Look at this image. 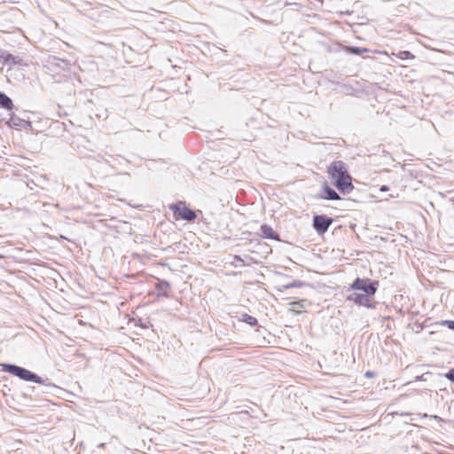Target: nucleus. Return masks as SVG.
Returning a JSON list of instances; mask_svg holds the SVG:
<instances>
[{
  "mask_svg": "<svg viewBox=\"0 0 454 454\" xmlns=\"http://www.w3.org/2000/svg\"><path fill=\"white\" fill-rule=\"evenodd\" d=\"M328 173L335 180L334 185L343 192L348 193L353 190L351 176L348 175L345 164L342 161H334L328 168Z\"/></svg>",
  "mask_w": 454,
  "mask_h": 454,
  "instance_id": "obj_1",
  "label": "nucleus"
},
{
  "mask_svg": "<svg viewBox=\"0 0 454 454\" xmlns=\"http://www.w3.org/2000/svg\"><path fill=\"white\" fill-rule=\"evenodd\" d=\"M3 371L8 373H11L20 380H26V381H33L35 383L42 384L43 380L41 377L37 376L36 374L33 373L32 372L23 368L20 367L14 364H2Z\"/></svg>",
  "mask_w": 454,
  "mask_h": 454,
  "instance_id": "obj_2",
  "label": "nucleus"
},
{
  "mask_svg": "<svg viewBox=\"0 0 454 454\" xmlns=\"http://www.w3.org/2000/svg\"><path fill=\"white\" fill-rule=\"evenodd\" d=\"M351 288L354 290L362 291L364 294L374 295L376 293V287L373 283L369 279L356 278L352 284Z\"/></svg>",
  "mask_w": 454,
  "mask_h": 454,
  "instance_id": "obj_3",
  "label": "nucleus"
},
{
  "mask_svg": "<svg viewBox=\"0 0 454 454\" xmlns=\"http://www.w3.org/2000/svg\"><path fill=\"white\" fill-rule=\"evenodd\" d=\"M348 300L357 305L371 308L372 307L373 295L364 293H353L348 296Z\"/></svg>",
  "mask_w": 454,
  "mask_h": 454,
  "instance_id": "obj_4",
  "label": "nucleus"
},
{
  "mask_svg": "<svg viewBox=\"0 0 454 454\" xmlns=\"http://www.w3.org/2000/svg\"><path fill=\"white\" fill-rule=\"evenodd\" d=\"M170 209L178 215L184 220L192 221L196 217L195 213L190 208L186 207L183 203L171 205Z\"/></svg>",
  "mask_w": 454,
  "mask_h": 454,
  "instance_id": "obj_5",
  "label": "nucleus"
},
{
  "mask_svg": "<svg viewBox=\"0 0 454 454\" xmlns=\"http://www.w3.org/2000/svg\"><path fill=\"white\" fill-rule=\"evenodd\" d=\"M333 220L325 215H316L313 219V224L318 233H324L327 231Z\"/></svg>",
  "mask_w": 454,
  "mask_h": 454,
  "instance_id": "obj_6",
  "label": "nucleus"
},
{
  "mask_svg": "<svg viewBox=\"0 0 454 454\" xmlns=\"http://www.w3.org/2000/svg\"><path fill=\"white\" fill-rule=\"evenodd\" d=\"M261 231L264 238L278 239L277 234L275 233L273 229L269 225H266V224L262 225Z\"/></svg>",
  "mask_w": 454,
  "mask_h": 454,
  "instance_id": "obj_7",
  "label": "nucleus"
},
{
  "mask_svg": "<svg viewBox=\"0 0 454 454\" xmlns=\"http://www.w3.org/2000/svg\"><path fill=\"white\" fill-rule=\"evenodd\" d=\"M0 106L7 110H12L13 108V104L11 98L2 92H0Z\"/></svg>",
  "mask_w": 454,
  "mask_h": 454,
  "instance_id": "obj_8",
  "label": "nucleus"
},
{
  "mask_svg": "<svg viewBox=\"0 0 454 454\" xmlns=\"http://www.w3.org/2000/svg\"><path fill=\"white\" fill-rule=\"evenodd\" d=\"M325 195L322 196L323 199L332 200H340V196L338 195V193L333 189L330 188L327 185L325 187Z\"/></svg>",
  "mask_w": 454,
  "mask_h": 454,
  "instance_id": "obj_9",
  "label": "nucleus"
},
{
  "mask_svg": "<svg viewBox=\"0 0 454 454\" xmlns=\"http://www.w3.org/2000/svg\"><path fill=\"white\" fill-rule=\"evenodd\" d=\"M241 320L252 326H254L257 324V319L248 314H242Z\"/></svg>",
  "mask_w": 454,
  "mask_h": 454,
  "instance_id": "obj_10",
  "label": "nucleus"
},
{
  "mask_svg": "<svg viewBox=\"0 0 454 454\" xmlns=\"http://www.w3.org/2000/svg\"><path fill=\"white\" fill-rule=\"evenodd\" d=\"M8 124L10 127H21L22 124L27 125L28 123L24 121L19 120V119L11 118L10 121H8Z\"/></svg>",
  "mask_w": 454,
  "mask_h": 454,
  "instance_id": "obj_11",
  "label": "nucleus"
},
{
  "mask_svg": "<svg viewBox=\"0 0 454 454\" xmlns=\"http://www.w3.org/2000/svg\"><path fill=\"white\" fill-rule=\"evenodd\" d=\"M20 61H21V59H19V58H17V57H14V56H12V55H11V54H8V55L5 57V59H4V62H5L6 64H8V63H12V64H14V65H16V64H19V65H20Z\"/></svg>",
  "mask_w": 454,
  "mask_h": 454,
  "instance_id": "obj_12",
  "label": "nucleus"
},
{
  "mask_svg": "<svg viewBox=\"0 0 454 454\" xmlns=\"http://www.w3.org/2000/svg\"><path fill=\"white\" fill-rule=\"evenodd\" d=\"M348 51L351 53H354V54H360L362 52H367L368 50L365 48L361 49L358 47H350V48H348Z\"/></svg>",
  "mask_w": 454,
  "mask_h": 454,
  "instance_id": "obj_13",
  "label": "nucleus"
},
{
  "mask_svg": "<svg viewBox=\"0 0 454 454\" xmlns=\"http://www.w3.org/2000/svg\"><path fill=\"white\" fill-rule=\"evenodd\" d=\"M399 59H406L408 58H414L410 51H400L397 55H396Z\"/></svg>",
  "mask_w": 454,
  "mask_h": 454,
  "instance_id": "obj_14",
  "label": "nucleus"
},
{
  "mask_svg": "<svg viewBox=\"0 0 454 454\" xmlns=\"http://www.w3.org/2000/svg\"><path fill=\"white\" fill-rule=\"evenodd\" d=\"M442 325H447L450 329L454 330V321L446 320L442 322Z\"/></svg>",
  "mask_w": 454,
  "mask_h": 454,
  "instance_id": "obj_15",
  "label": "nucleus"
},
{
  "mask_svg": "<svg viewBox=\"0 0 454 454\" xmlns=\"http://www.w3.org/2000/svg\"><path fill=\"white\" fill-rule=\"evenodd\" d=\"M446 378L454 382V369H451L447 374Z\"/></svg>",
  "mask_w": 454,
  "mask_h": 454,
  "instance_id": "obj_16",
  "label": "nucleus"
},
{
  "mask_svg": "<svg viewBox=\"0 0 454 454\" xmlns=\"http://www.w3.org/2000/svg\"><path fill=\"white\" fill-rule=\"evenodd\" d=\"M372 375H373V372H370V371H368V372H365V376H366L367 378H371V377H372Z\"/></svg>",
  "mask_w": 454,
  "mask_h": 454,
  "instance_id": "obj_17",
  "label": "nucleus"
},
{
  "mask_svg": "<svg viewBox=\"0 0 454 454\" xmlns=\"http://www.w3.org/2000/svg\"><path fill=\"white\" fill-rule=\"evenodd\" d=\"M388 190V187L386 186V185H383L381 188H380V191L382 192H385V191H387Z\"/></svg>",
  "mask_w": 454,
  "mask_h": 454,
  "instance_id": "obj_18",
  "label": "nucleus"
},
{
  "mask_svg": "<svg viewBox=\"0 0 454 454\" xmlns=\"http://www.w3.org/2000/svg\"><path fill=\"white\" fill-rule=\"evenodd\" d=\"M105 446H106V443H100V444L98 445V448H102V449H103V448H105Z\"/></svg>",
  "mask_w": 454,
  "mask_h": 454,
  "instance_id": "obj_19",
  "label": "nucleus"
},
{
  "mask_svg": "<svg viewBox=\"0 0 454 454\" xmlns=\"http://www.w3.org/2000/svg\"><path fill=\"white\" fill-rule=\"evenodd\" d=\"M235 260H237V261H242V260H241V258H240L239 256H237V255L235 256Z\"/></svg>",
  "mask_w": 454,
  "mask_h": 454,
  "instance_id": "obj_20",
  "label": "nucleus"
},
{
  "mask_svg": "<svg viewBox=\"0 0 454 454\" xmlns=\"http://www.w3.org/2000/svg\"><path fill=\"white\" fill-rule=\"evenodd\" d=\"M433 418L435 419H440V418H438L437 416H433Z\"/></svg>",
  "mask_w": 454,
  "mask_h": 454,
  "instance_id": "obj_21",
  "label": "nucleus"
},
{
  "mask_svg": "<svg viewBox=\"0 0 454 454\" xmlns=\"http://www.w3.org/2000/svg\"><path fill=\"white\" fill-rule=\"evenodd\" d=\"M4 256L0 254V258H3Z\"/></svg>",
  "mask_w": 454,
  "mask_h": 454,
  "instance_id": "obj_22",
  "label": "nucleus"
}]
</instances>
